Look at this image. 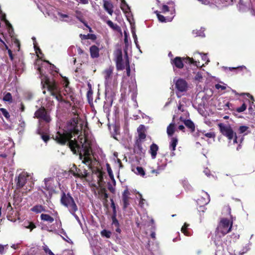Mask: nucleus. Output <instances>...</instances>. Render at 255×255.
<instances>
[{
	"label": "nucleus",
	"instance_id": "obj_1",
	"mask_svg": "<svg viewBox=\"0 0 255 255\" xmlns=\"http://www.w3.org/2000/svg\"><path fill=\"white\" fill-rule=\"evenodd\" d=\"M73 113L74 116L67 122L66 129L57 131L53 136V139L61 145H64L67 143L74 154H79V159L82 160V163L92 169L91 142L83 135H79L78 136L81 145L75 139H72L73 136L81 133L83 128V123L77 111L73 112Z\"/></svg>",
	"mask_w": 255,
	"mask_h": 255
},
{
	"label": "nucleus",
	"instance_id": "obj_2",
	"mask_svg": "<svg viewBox=\"0 0 255 255\" xmlns=\"http://www.w3.org/2000/svg\"><path fill=\"white\" fill-rule=\"evenodd\" d=\"M46 68L47 72L55 76L59 72V69L56 67L55 65H35V69L40 75L41 78V83L42 86V89L47 88V91L50 93V95L55 98L58 102L67 103L63 99L61 94V88L57 82L53 79H50L46 75V71L44 70L45 67Z\"/></svg>",
	"mask_w": 255,
	"mask_h": 255
},
{
	"label": "nucleus",
	"instance_id": "obj_3",
	"mask_svg": "<svg viewBox=\"0 0 255 255\" xmlns=\"http://www.w3.org/2000/svg\"><path fill=\"white\" fill-rule=\"evenodd\" d=\"M194 58L189 57H176L172 61L171 64H197L200 62H204L205 64H208L210 62L207 54L195 53L194 54Z\"/></svg>",
	"mask_w": 255,
	"mask_h": 255
},
{
	"label": "nucleus",
	"instance_id": "obj_4",
	"mask_svg": "<svg viewBox=\"0 0 255 255\" xmlns=\"http://www.w3.org/2000/svg\"><path fill=\"white\" fill-rule=\"evenodd\" d=\"M60 201L62 205L67 208L69 212L73 215L75 218L78 219V216L76 214V212L78 210V206L74 198L69 192L66 193L62 191Z\"/></svg>",
	"mask_w": 255,
	"mask_h": 255
},
{
	"label": "nucleus",
	"instance_id": "obj_5",
	"mask_svg": "<svg viewBox=\"0 0 255 255\" xmlns=\"http://www.w3.org/2000/svg\"><path fill=\"white\" fill-rule=\"evenodd\" d=\"M218 126L222 134L226 137L230 141L233 139L234 143H238L237 134L230 125L220 123Z\"/></svg>",
	"mask_w": 255,
	"mask_h": 255
},
{
	"label": "nucleus",
	"instance_id": "obj_6",
	"mask_svg": "<svg viewBox=\"0 0 255 255\" xmlns=\"http://www.w3.org/2000/svg\"><path fill=\"white\" fill-rule=\"evenodd\" d=\"M233 227V221H230L227 218H221L219 225L216 229V232L220 233L222 236H225L232 230Z\"/></svg>",
	"mask_w": 255,
	"mask_h": 255
},
{
	"label": "nucleus",
	"instance_id": "obj_7",
	"mask_svg": "<svg viewBox=\"0 0 255 255\" xmlns=\"http://www.w3.org/2000/svg\"><path fill=\"white\" fill-rule=\"evenodd\" d=\"M34 117L38 119L40 123L45 122L46 124H49L51 121L49 113L42 106L35 111Z\"/></svg>",
	"mask_w": 255,
	"mask_h": 255
},
{
	"label": "nucleus",
	"instance_id": "obj_8",
	"mask_svg": "<svg viewBox=\"0 0 255 255\" xmlns=\"http://www.w3.org/2000/svg\"><path fill=\"white\" fill-rule=\"evenodd\" d=\"M28 175L25 172H22L19 174L17 177L15 178L16 189H19L22 188L26 183Z\"/></svg>",
	"mask_w": 255,
	"mask_h": 255
},
{
	"label": "nucleus",
	"instance_id": "obj_9",
	"mask_svg": "<svg viewBox=\"0 0 255 255\" xmlns=\"http://www.w3.org/2000/svg\"><path fill=\"white\" fill-rule=\"evenodd\" d=\"M175 88L177 92H186L188 89L187 83L182 79H179L175 82Z\"/></svg>",
	"mask_w": 255,
	"mask_h": 255
},
{
	"label": "nucleus",
	"instance_id": "obj_10",
	"mask_svg": "<svg viewBox=\"0 0 255 255\" xmlns=\"http://www.w3.org/2000/svg\"><path fill=\"white\" fill-rule=\"evenodd\" d=\"M74 167H75V170H71V172L74 177L80 178H84L88 176L89 173L87 170L85 169L83 171L81 169L77 168L75 164L74 165Z\"/></svg>",
	"mask_w": 255,
	"mask_h": 255
},
{
	"label": "nucleus",
	"instance_id": "obj_11",
	"mask_svg": "<svg viewBox=\"0 0 255 255\" xmlns=\"http://www.w3.org/2000/svg\"><path fill=\"white\" fill-rule=\"evenodd\" d=\"M155 13L156 14V16L158 18V20L161 22H167L172 21L173 18L174 16L175 9L173 11L171 12V16H164L159 13V12L157 11H155Z\"/></svg>",
	"mask_w": 255,
	"mask_h": 255
},
{
	"label": "nucleus",
	"instance_id": "obj_12",
	"mask_svg": "<svg viewBox=\"0 0 255 255\" xmlns=\"http://www.w3.org/2000/svg\"><path fill=\"white\" fill-rule=\"evenodd\" d=\"M114 68L113 66H111L108 68L105 69L103 72L105 79V84H108L111 83Z\"/></svg>",
	"mask_w": 255,
	"mask_h": 255
},
{
	"label": "nucleus",
	"instance_id": "obj_13",
	"mask_svg": "<svg viewBox=\"0 0 255 255\" xmlns=\"http://www.w3.org/2000/svg\"><path fill=\"white\" fill-rule=\"evenodd\" d=\"M130 193L128 188L125 189L122 194V201L123 202V209L125 210L129 205V199Z\"/></svg>",
	"mask_w": 255,
	"mask_h": 255
},
{
	"label": "nucleus",
	"instance_id": "obj_14",
	"mask_svg": "<svg viewBox=\"0 0 255 255\" xmlns=\"http://www.w3.org/2000/svg\"><path fill=\"white\" fill-rule=\"evenodd\" d=\"M99 198L102 200L104 203H107L109 195L107 193V189L105 187H101L98 190Z\"/></svg>",
	"mask_w": 255,
	"mask_h": 255
},
{
	"label": "nucleus",
	"instance_id": "obj_15",
	"mask_svg": "<svg viewBox=\"0 0 255 255\" xmlns=\"http://www.w3.org/2000/svg\"><path fill=\"white\" fill-rule=\"evenodd\" d=\"M63 80L62 81V84L63 85V87L65 89V92L68 94L70 95V97L71 98H72V95H71L72 93V89L69 87V81L68 78L66 77H63Z\"/></svg>",
	"mask_w": 255,
	"mask_h": 255
},
{
	"label": "nucleus",
	"instance_id": "obj_16",
	"mask_svg": "<svg viewBox=\"0 0 255 255\" xmlns=\"http://www.w3.org/2000/svg\"><path fill=\"white\" fill-rule=\"evenodd\" d=\"M145 127L143 125H140L137 128L138 132V138L136 140H140L143 141L146 138V134L145 133Z\"/></svg>",
	"mask_w": 255,
	"mask_h": 255
},
{
	"label": "nucleus",
	"instance_id": "obj_17",
	"mask_svg": "<svg viewBox=\"0 0 255 255\" xmlns=\"http://www.w3.org/2000/svg\"><path fill=\"white\" fill-rule=\"evenodd\" d=\"M103 7L110 15L113 14L114 5L111 1L104 0Z\"/></svg>",
	"mask_w": 255,
	"mask_h": 255
},
{
	"label": "nucleus",
	"instance_id": "obj_18",
	"mask_svg": "<svg viewBox=\"0 0 255 255\" xmlns=\"http://www.w3.org/2000/svg\"><path fill=\"white\" fill-rule=\"evenodd\" d=\"M53 180V178L51 177L44 179V186H42L43 189L47 191H51L53 188L52 185Z\"/></svg>",
	"mask_w": 255,
	"mask_h": 255
},
{
	"label": "nucleus",
	"instance_id": "obj_19",
	"mask_svg": "<svg viewBox=\"0 0 255 255\" xmlns=\"http://www.w3.org/2000/svg\"><path fill=\"white\" fill-rule=\"evenodd\" d=\"M158 149V146L156 144L152 143L150 145L149 153L151 154V156L152 159H155L156 158Z\"/></svg>",
	"mask_w": 255,
	"mask_h": 255
},
{
	"label": "nucleus",
	"instance_id": "obj_20",
	"mask_svg": "<svg viewBox=\"0 0 255 255\" xmlns=\"http://www.w3.org/2000/svg\"><path fill=\"white\" fill-rule=\"evenodd\" d=\"M99 48L96 45H92L90 48V55L92 58H98L99 56Z\"/></svg>",
	"mask_w": 255,
	"mask_h": 255
},
{
	"label": "nucleus",
	"instance_id": "obj_21",
	"mask_svg": "<svg viewBox=\"0 0 255 255\" xmlns=\"http://www.w3.org/2000/svg\"><path fill=\"white\" fill-rule=\"evenodd\" d=\"M183 123L191 133L195 131V124L191 120H185L183 121Z\"/></svg>",
	"mask_w": 255,
	"mask_h": 255
},
{
	"label": "nucleus",
	"instance_id": "obj_22",
	"mask_svg": "<svg viewBox=\"0 0 255 255\" xmlns=\"http://www.w3.org/2000/svg\"><path fill=\"white\" fill-rule=\"evenodd\" d=\"M115 57L116 64H122L123 62V53L121 49H117L115 53Z\"/></svg>",
	"mask_w": 255,
	"mask_h": 255
},
{
	"label": "nucleus",
	"instance_id": "obj_23",
	"mask_svg": "<svg viewBox=\"0 0 255 255\" xmlns=\"http://www.w3.org/2000/svg\"><path fill=\"white\" fill-rule=\"evenodd\" d=\"M34 48L37 54V57L41 59V60L43 62L46 63L47 64H52L49 61L46 60L44 58V55L42 54L41 49L38 47H36V45H34Z\"/></svg>",
	"mask_w": 255,
	"mask_h": 255
},
{
	"label": "nucleus",
	"instance_id": "obj_24",
	"mask_svg": "<svg viewBox=\"0 0 255 255\" xmlns=\"http://www.w3.org/2000/svg\"><path fill=\"white\" fill-rule=\"evenodd\" d=\"M178 143V139L176 137H173L171 139V141L170 143L169 148L172 151L171 152V155H174V151L175 150L176 145Z\"/></svg>",
	"mask_w": 255,
	"mask_h": 255
},
{
	"label": "nucleus",
	"instance_id": "obj_25",
	"mask_svg": "<svg viewBox=\"0 0 255 255\" xmlns=\"http://www.w3.org/2000/svg\"><path fill=\"white\" fill-rule=\"evenodd\" d=\"M118 70L126 69L127 76L129 77L130 75V65H116Z\"/></svg>",
	"mask_w": 255,
	"mask_h": 255
},
{
	"label": "nucleus",
	"instance_id": "obj_26",
	"mask_svg": "<svg viewBox=\"0 0 255 255\" xmlns=\"http://www.w3.org/2000/svg\"><path fill=\"white\" fill-rule=\"evenodd\" d=\"M88 91L87 93V98L88 101L90 105L93 104V91L92 89V86L91 85L90 83H88Z\"/></svg>",
	"mask_w": 255,
	"mask_h": 255
},
{
	"label": "nucleus",
	"instance_id": "obj_27",
	"mask_svg": "<svg viewBox=\"0 0 255 255\" xmlns=\"http://www.w3.org/2000/svg\"><path fill=\"white\" fill-rule=\"evenodd\" d=\"M40 219L42 221L47 222L49 223H53L54 220L52 217L46 214H41L40 215Z\"/></svg>",
	"mask_w": 255,
	"mask_h": 255
},
{
	"label": "nucleus",
	"instance_id": "obj_28",
	"mask_svg": "<svg viewBox=\"0 0 255 255\" xmlns=\"http://www.w3.org/2000/svg\"><path fill=\"white\" fill-rule=\"evenodd\" d=\"M31 211L36 213H40L42 212H45V208L41 205H36L34 206L31 209Z\"/></svg>",
	"mask_w": 255,
	"mask_h": 255
},
{
	"label": "nucleus",
	"instance_id": "obj_29",
	"mask_svg": "<svg viewBox=\"0 0 255 255\" xmlns=\"http://www.w3.org/2000/svg\"><path fill=\"white\" fill-rule=\"evenodd\" d=\"M250 128L246 126H241L238 128V133L239 134H244V135H247L250 132Z\"/></svg>",
	"mask_w": 255,
	"mask_h": 255
},
{
	"label": "nucleus",
	"instance_id": "obj_30",
	"mask_svg": "<svg viewBox=\"0 0 255 255\" xmlns=\"http://www.w3.org/2000/svg\"><path fill=\"white\" fill-rule=\"evenodd\" d=\"M175 132V125L174 123H171L167 128V133L168 136H171Z\"/></svg>",
	"mask_w": 255,
	"mask_h": 255
},
{
	"label": "nucleus",
	"instance_id": "obj_31",
	"mask_svg": "<svg viewBox=\"0 0 255 255\" xmlns=\"http://www.w3.org/2000/svg\"><path fill=\"white\" fill-rule=\"evenodd\" d=\"M106 23L112 29L114 30L119 31L121 30L120 27L117 24H114L111 20H107Z\"/></svg>",
	"mask_w": 255,
	"mask_h": 255
},
{
	"label": "nucleus",
	"instance_id": "obj_32",
	"mask_svg": "<svg viewBox=\"0 0 255 255\" xmlns=\"http://www.w3.org/2000/svg\"><path fill=\"white\" fill-rule=\"evenodd\" d=\"M37 133L41 135V138L45 143H47L50 139L49 135L46 133L44 134L41 131L40 129L37 130Z\"/></svg>",
	"mask_w": 255,
	"mask_h": 255
},
{
	"label": "nucleus",
	"instance_id": "obj_33",
	"mask_svg": "<svg viewBox=\"0 0 255 255\" xmlns=\"http://www.w3.org/2000/svg\"><path fill=\"white\" fill-rule=\"evenodd\" d=\"M189 225L188 224L185 223L181 228V232L187 236H190V234L188 231V227H189Z\"/></svg>",
	"mask_w": 255,
	"mask_h": 255
},
{
	"label": "nucleus",
	"instance_id": "obj_34",
	"mask_svg": "<svg viewBox=\"0 0 255 255\" xmlns=\"http://www.w3.org/2000/svg\"><path fill=\"white\" fill-rule=\"evenodd\" d=\"M143 141L140 140H136L135 143V148H137L138 151L137 152L141 153L143 151V147L142 146V143Z\"/></svg>",
	"mask_w": 255,
	"mask_h": 255
},
{
	"label": "nucleus",
	"instance_id": "obj_35",
	"mask_svg": "<svg viewBox=\"0 0 255 255\" xmlns=\"http://www.w3.org/2000/svg\"><path fill=\"white\" fill-rule=\"evenodd\" d=\"M121 8L125 12H127L129 9V7L127 3L125 0H122Z\"/></svg>",
	"mask_w": 255,
	"mask_h": 255
},
{
	"label": "nucleus",
	"instance_id": "obj_36",
	"mask_svg": "<svg viewBox=\"0 0 255 255\" xmlns=\"http://www.w3.org/2000/svg\"><path fill=\"white\" fill-rule=\"evenodd\" d=\"M3 100L5 102L11 103L12 102V97L11 94L9 93H6L3 98Z\"/></svg>",
	"mask_w": 255,
	"mask_h": 255
},
{
	"label": "nucleus",
	"instance_id": "obj_37",
	"mask_svg": "<svg viewBox=\"0 0 255 255\" xmlns=\"http://www.w3.org/2000/svg\"><path fill=\"white\" fill-rule=\"evenodd\" d=\"M101 235L102 237L109 239L110 238L112 233L110 231L104 229L101 232Z\"/></svg>",
	"mask_w": 255,
	"mask_h": 255
},
{
	"label": "nucleus",
	"instance_id": "obj_38",
	"mask_svg": "<svg viewBox=\"0 0 255 255\" xmlns=\"http://www.w3.org/2000/svg\"><path fill=\"white\" fill-rule=\"evenodd\" d=\"M137 172H136V174L137 175H139L142 177H144L145 175V171L144 170V169L140 166H137L136 168Z\"/></svg>",
	"mask_w": 255,
	"mask_h": 255
},
{
	"label": "nucleus",
	"instance_id": "obj_39",
	"mask_svg": "<svg viewBox=\"0 0 255 255\" xmlns=\"http://www.w3.org/2000/svg\"><path fill=\"white\" fill-rule=\"evenodd\" d=\"M112 225L115 227L120 226V224L117 219V215H112Z\"/></svg>",
	"mask_w": 255,
	"mask_h": 255
},
{
	"label": "nucleus",
	"instance_id": "obj_40",
	"mask_svg": "<svg viewBox=\"0 0 255 255\" xmlns=\"http://www.w3.org/2000/svg\"><path fill=\"white\" fill-rule=\"evenodd\" d=\"M104 174V172L103 171H101L100 173H99V174L97 175V178H98L97 182L100 186H101L100 185L101 183L103 182V179H104V177H103Z\"/></svg>",
	"mask_w": 255,
	"mask_h": 255
},
{
	"label": "nucleus",
	"instance_id": "obj_41",
	"mask_svg": "<svg viewBox=\"0 0 255 255\" xmlns=\"http://www.w3.org/2000/svg\"><path fill=\"white\" fill-rule=\"evenodd\" d=\"M0 112H1L2 114L6 119H8L10 118L9 114L5 109L0 108Z\"/></svg>",
	"mask_w": 255,
	"mask_h": 255
},
{
	"label": "nucleus",
	"instance_id": "obj_42",
	"mask_svg": "<svg viewBox=\"0 0 255 255\" xmlns=\"http://www.w3.org/2000/svg\"><path fill=\"white\" fill-rule=\"evenodd\" d=\"M223 68L225 69H229V70L231 71H232L233 70H242L243 69L246 68L245 66L244 65H243L242 66H239L237 67H229V68H228L227 67H223Z\"/></svg>",
	"mask_w": 255,
	"mask_h": 255
},
{
	"label": "nucleus",
	"instance_id": "obj_43",
	"mask_svg": "<svg viewBox=\"0 0 255 255\" xmlns=\"http://www.w3.org/2000/svg\"><path fill=\"white\" fill-rule=\"evenodd\" d=\"M111 205V206L113 209V214L112 215H117V210H116V205L114 203V201L113 199H110Z\"/></svg>",
	"mask_w": 255,
	"mask_h": 255
},
{
	"label": "nucleus",
	"instance_id": "obj_44",
	"mask_svg": "<svg viewBox=\"0 0 255 255\" xmlns=\"http://www.w3.org/2000/svg\"><path fill=\"white\" fill-rule=\"evenodd\" d=\"M43 250L44 251L45 253L49 255H55L46 245L43 246Z\"/></svg>",
	"mask_w": 255,
	"mask_h": 255
},
{
	"label": "nucleus",
	"instance_id": "obj_45",
	"mask_svg": "<svg viewBox=\"0 0 255 255\" xmlns=\"http://www.w3.org/2000/svg\"><path fill=\"white\" fill-rule=\"evenodd\" d=\"M246 108H247V105H246V104L244 103L242 104V105L240 107L236 109V111L238 113H241V112L245 111L246 110Z\"/></svg>",
	"mask_w": 255,
	"mask_h": 255
},
{
	"label": "nucleus",
	"instance_id": "obj_46",
	"mask_svg": "<svg viewBox=\"0 0 255 255\" xmlns=\"http://www.w3.org/2000/svg\"><path fill=\"white\" fill-rule=\"evenodd\" d=\"M76 17H77V18H78V19H79L81 22H82V23H83L84 24V25H85L86 27H88V28H89V31H90V32H91V31H92L91 28V27H90L88 25L87 23H86V22L84 20V19H83V17H82L81 16H79V15H77V16H76Z\"/></svg>",
	"mask_w": 255,
	"mask_h": 255
},
{
	"label": "nucleus",
	"instance_id": "obj_47",
	"mask_svg": "<svg viewBox=\"0 0 255 255\" xmlns=\"http://www.w3.org/2000/svg\"><path fill=\"white\" fill-rule=\"evenodd\" d=\"M25 228L28 229L31 231L34 229L36 228V226L33 222H31L30 223H28V226H25Z\"/></svg>",
	"mask_w": 255,
	"mask_h": 255
},
{
	"label": "nucleus",
	"instance_id": "obj_48",
	"mask_svg": "<svg viewBox=\"0 0 255 255\" xmlns=\"http://www.w3.org/2000/svg\"><path fill=\"white\" fill-rule=\"evenodd\" d=\"M161 12L165 13L166 12L169 11V7L166 4H163L161 7Z\"/></svg>",
	"mask_w": 255,
	"mask_h": 255
},
{
	"label": "nucleus",
	"instance_id": "obj_49",
	"mask_svg": "<svg viewBox=\"0 0 255 255\" xmlns=\"http://www.w3.org/2000/svg\"><path fill=\"white\" fill-rule=\"evenodd\" d=\"M108 188L111 193H115V189L110 182L108 183Z\"/></svg>",
	"mask_w": 255,
	"mask_h": 255
},
{
	"label": "nucleus",
	"instance_id": "obj_50",
	"mask_svg": "<svg viewBox=\"0 0 255 255\" xmlns=\"http://www.w3.org/2000/svg\"><path fill=\"white\" fill-rule=\"evenodd\" d=\"M167 165V163L166 162V161H165L162 164H161V165H160L159 163L158 164V166L157 167L159 168V169H160V170L161 171H163L166 166Z\"/></svg>",
	"mask_w": 255,
	"mask_h": 255
},
{
	"label": "nucleus",
	"instance_id": "obj_51",
	"mask_svg": "<svg viewBox=\"0 0 255 255\" xmlns=\"http://www.w3.org/2000/svg\"><path fill=\"white\" fill-rule=\"evenodd\" d=\"M205 136L208 138H214L216 136L214 132H210L205 134Z\"/></svg>",
	"mask_w": 255,
	"mask_h": 255
},
{
	"label": "nucleus",
	"instance_id": "obj_52",
	"mask_svg": "<svg viewBox=\"0 0 255 255\" xmlns=\"http://www.w3.org/2000/svg\"><path fill=\"white\" fill-rule=\"evenodd\" d=\"M92 170L93 173L96 174V175H97L99 174V173H100L101 171H102L101 169L98 167L93 168L92 169Z\"/></svg>",
	"mask_w": 255,
	"mask_h": 255
},
{
	"label": "nucleus",
	"instance_id": "obj_53",
	"mask_svg": "<svg viewBox=\"0 0 255 255\" xmlns=\"http://www.w3.org/2000/svg\"><path fill=\"white\" fill-rule=\"evenodd\" d=\"M138 195L140 197V201L139 204L141 207H142L144 204L145 200L142 198V195L141 194H139Z\"/></svg>",
	"mask_w": 255,
	"mask_h": 255
},
{
	"label": "nucleus",
	"instance_id": "obj_54",
	"mask_svg": "<svg viewBox=\"0 0 255 255\" xmlns=\"http://www.w3.org/2000/svg\"><path fill=\"white\" fill-rule=\"evenodd\" d=\"M203 78L201 73L198 72L195 76V79L196 80L200 81Z\"/></svg>",
	"mask_w": 255,
	"mask_h": 255
},
{
	"label": "nucleus",
	"instance_id": "obj_55",
	"mask_svg": "<svg viewBox=\"0 0 255 255\" xmlns=\"http://www.w3.org/2000/svg\"><path fill=\"white\" fill-rule=\"evenodd\" d=\"M4 23L6 25L7 27L8 28L9 31H10V30H11L12 31L13 30L12 25L9 23V22L8 20H6V21H5Z\"/></svg>",
	"mask_w": 255,
	"mask_h": 255
},
{
	"label": "nucleus",
	"instance_id": "obj_56",
	"mask_svg": "<svg viewBox=\"0 0 255 255\" xmlns=\"http://www.w3.org/2000/svg\"><path fill=\"white\" fill-rule=\"evenodd\" d=\"M131 33L132 34V36H133V38L134 39V41L135 43V44H136V41L137 40V36L135 34V30L133 28L131 29Z\"/></svg>",
	"mask_w": 255,
	"mask_h": 255
},
{
	"label": "nucleus",
	"instance_id": "obj_57",
	"mask_svg": "<svg viewBox=\"0 0 255 255\" xmlns=\"http://www.w3.org/2000/svg\"><path fill=\"white\" fill-rule=\"evenodd\" d=\"M107 166H108L107 170H108V172L109 174V176H110L111 178H113V174L112 173V170L111 168H110L109 164H107Z\"/></svg>",
	"mask_w": 255,
	"mask_h": 255
},
{
	"label": "nucleus",
	"instance_id": "obj_58",
	"mask_svg": "<svg viewBox=\"0 0 255 255\" xmlns=\"http://www.w3.org/2000/svg\"><path fill=\"white\" fill-rule=\"evenodd\" d=\"M215 88H216V89H217L218 90L221 89L222 90H225L226 88L225 86H222L219 84H216Z\"/></svg>",
	"mask_w": 255,
	"mask_h": 255
},
{
	"label": "nucleus",
	"instance_id": "obj_59",
	"mask_svg": "<svg viewBox=\"0 0 255 255\" xmlns=\"http://www.w3.org/2000/svg\"><path fill=\"white\" fill-rule=\"evenodd\" d=\"M89 39L95 40L97 39V36L94 34H89Z\"/></svg>",
	"mask_w": 255,
	"mask_h": 255
},
{
	"label": "nucleus",
	"instance_id": "obj_60",
	"mask_svg": "<svg viewBox=\"0 0 255 255\" xmlns=\"http://www.w3.org/2000/svg\"><path fill=\"white\" fill-rule=\"evenodd\" d=\"M79 3H82L83 4H87L89 3V0H76Z\"/></svg>",
	"mask_w": 255,
	"mask_h": 255
},
{
	"label": "nucleus",
	"instance_id": "obj_61",
	"mask_svg": "<svg viewBox=\"0 0 255 255\" xmlns=\"http://www.w3.org/2000/svg\"><path fill=\"white\" fill-rule=\"evenodd\" d=\"M80 37L83 40L88 39H89V34H88L87 35L81 34H80Z\"/></svg>",
	"mask_w": 255,
	"mask_h": 255
},
{
	"label": "nucleus",
	"instance_id": "obj_62",
	"mask_svg": "<svg viewBox=\"0 0 255 255\" xmlns=\"http://www.w3.org/2000/svg\"><path fill=\"white\" fill-rule=\"evenodd\" d=\"M8 54L10 59L13 60L14 58L13 55L12 54V51L10 49H8Z\"/></svg>",
	"mask_w": 255,
	"mask_h": 255
},
{
	"label": "nucleus",
	"instance_id": "obj_63",
	"mask_svg": "<svg viewBox=\"0 0 255 255\" xmlns=\"http://www.w3.org/2000/svg\"><path fill=\"white\" fill-rule=\"evenodd\" d=\"M77 52L78 54L81 55L84 53L83 50L80 47H78L77 49Z\"/></svg>",
	"mask_w": 255,
	"mask_h": 255
},
{
	"label": "nucleus",
	"instance_id": "obj_64",
	"mask_svg": "<svg viewBox=\"0 0 255 255\" xmlns=\"http://www.w3.org/2000/svg\"><path fill=\"white\" fill-rule=\"evenodd\" d=\"M151 174H155L156 176H157V175L159 174V173H158V172L157 171V169H153L151 170Z\"/></svg>",
	"mask_w": 255,
	"mask_h": 255
}]
</instances>
